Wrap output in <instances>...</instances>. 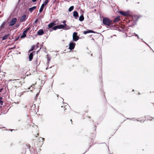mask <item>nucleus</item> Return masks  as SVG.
<instances>
[{"label":"nucleus","instance_id":"1","mask_svg":"<svg viewBox=\"0 0 154 154\" xmlns=\"http://www.w3.org/2000/svg\"><path fill=\"white\" fill-rule=\"evenodd\" d=\"M103 23L104 25H107L108 26H110L111 23L112 22V20H109V18H104L103 19Z\"/></svg>","mask_w":154,"mask_h":154},{"label":"nucleus","instance_id":"2","mask_svg":"<svg viewBox=\"0 0 154 154\" xmlns=\"http://www.w3.org/2000/svg\"><path fill=\"white\" fill-rule=\"evenodd\" d=\"M77 33L76 32H74L72 35V40L74 42H76L79 39V37L77 35Z\"/></svg>","mask_w":154,"mask_h":154},{"label":"nucleus","instance_id":"3","mask_svg":"<svg viewBox=\"0 0 154 154\" xmlns=\"http://www.w3.org/2000/svg\"><path fill=\"white\" fill-rule=\"evenodd\" d=\"M75 44L73 42H70L69 44V49L70 50H72L74 49Z\"/></svg>","mask_w":154,"mask_h":154},{"label":"nucleus","instance_id":"4","mask_svg":"<svg viewBox=\"0 0 154 154\" xmlns=\"http://www.w3.org/2000/svg\"><path fill=\"white\" fill-rule=\"evenodd\" d=\"M17 21V19L15 18H13L10 21L9 23V26H13L14 25Z\"/></svg>","mask_w":154,"mask_h":154},{"label":"nucleus","instance_id":"5","mask_svg":"<svg viewBox=\"0 0 154 154\" xmlns=\"http://www.w3.org/2000/svg\"><path fill=\"white\" fill-rule=\"evenodd\" d=\"M119 12L121 15L125 16H129L130 13L129 11H125L124 12L120 11Z\"/></svg>","mask_w":154,"mask_h":154},{"label":"nucleus","instance_id":"6","mask_svg":"<svg viewBox=\"0 0 154 154\" xmlns=\"http://www.w3.org/2000/svg\"><path fill=\"white\" fill-rule=\"evenodd\" d=\"M95 33L96 32H95L94 31H93L92 30H85V31L83 32V33L84 34H86L87 33Z\"/></svg>","mask_w":154,"mask_h":154},{"label":"nucleus","instance_id":"7","mask_svg":"<svg viewBox=\"0 0 154 154\" xmlns=\"http://www.w3.org/2000/svg\"><path fill=\"white\" fill-rule=\"evenodd\" d=\"M26 15L25 14L23 15L20 19V22H22L26 20Z\"/></svg>","mask_w":154,"mask_h":154},{"label":"nucleus","instance_id":"8","mask_svg":"<svg viewBox=\"0 0 154 154\" xmlns=\"http://www.w3.org/2000/svg\"><path fill=\"white\" fill-rule=\"evenodd\" d=\"M44 33V31L42 29H40L38 30V31L37 34L39 35H42Z\"/></svg>","mask_w":154,"mask_h":154},{"label":"nucleus","instance_id":"9","mask_svg":"<svg viewBox=\"0 0 154 154\" xmlns=\"http://www.w3.org/2000/svg\"><path fill=\"white\" fill-rule=\"evenodd\" d=\"M73 16L76 19L78 17V13L76 11H75L73 12Z\"/></svg>","mask_w":154,"mask_h":154},{"label":"nucleus","instance_id":"10","mask_svg":"<svg viewBox=\"0 0 154 154\" xmlns=\"http://www.w3.org/2000/svg\"><path fill=\"white\" fill-rule=\"evenodd\" d=\"M120 20V16H118L115 19L113 22L114 23H116L119 22Z\"/></svg>","mask_w":154,"mask_h":154},{"label":"nucleus","instance_id":"11","mask_svg":"<svg viewBox=\"0 0 154 154\" xmlns=\"http://www.w3.org/2000/svg\"><path fill=\"white\" fill-rule=\"evenodd\" d=\"M6 21H4L0 26V29H2L4 28L5 27V26L6 25Z\"/></svg>","mask_w":154,"mask_h":154},{"label":"nucleus","instance_id":"12","mask_svg":"<svg viewBox=\"0 0 154 154\" xmlns=\"http://www.w3.org/2000/svg\"><path fill=\"white\" fill-rule=\"evenodd\" d=\"M55 25V23H53V22L51 23L48 25V27L49 28H51L52 27Z\"/></svg>","mask_w":154,"mask_h":154},{"label":"nucleus","instance_id":"13","mask_svg":"<svg viewBox=\"0 0 154 154\" xmlns=\"http://www.w3.org/2000/svg\"><path fill=\"white\" fill-rule=\"evenodd\" d=\"M33 57V54L32 52L31 53L29 56V61H31L32 60Z\"/></svg>","mask_w":154,"mask_h":154},{"label":"nucleus","instance_id":"14","mask_svg":"<svg viewBox=\"0 0 154 154\" xmlns=\"http://www.w3.org/2000/svg\"><path fill=\"white\" fill-rule=\"evenodd\" d=\"M26 31L24 30L23 32L22 35L20 36L21 38H23L25 37L26 36V33L27 32Z\"/></svg>","mask_w":154,"mask_h":154},{"label":"nucleus","instance_id":"15","mask_svg":"<svg viewBox=\"0 0 154 154\" xmlns=\"http://www.w3.org/2000/svg\"><path fill=\"white\" fill-rule=\"evenodd\" d=\"M10 34H8L4 35L2 38V39L3 40H5L8 38V36L10 35Z\"/></svg>","mask_w":154,"mask_h":154},{"label":"nucleus","instance_id":"16","mask_svg":"<svg viewBox=\"0 0 154 154\" xmlns=\"http://www.w3.org/2000/svg\"><path fill=\"white\" fill-rule=\"evenodd\" d=\"M36 8V7L35 6H33L31 8H29V11L31 13L33 11L35 10Z\"/></svg>","mask_w":154,"mask_h":154},{"label":"nucleus","instance_id":"17","mask_svg":"<svg viewBox=\"0 0 154 154\" xmlns=\"http://www.w3.org/2000/svg\"><path fill=\"white\" fill-rule=\"evenodd\" d=\"M9 81H14V83H18L19 84L20 83V82L19 81V79H17V80H16V79H13V80L10 79V80H9Z\"/></svg>","mask_w":154,"mask_h":154},{"label":"nucleus","instance_id":"18","mask_svg":"<svg viewBox=\"0 0 154 154\" xmlns=\"http://www.w3.org/2000/svg\"><path fill=\"white\" fill-rule=\"evenodd\" d=\"M45 6H44V5H42L39 10V12L40 13L43 10V8H44V7Z\"/></svg>","mask_w":154,"mask_h":154},{"label":"nucleus","instance_id":"19","mask_svg":"<svg viewBox=\"0 0 154 154\" xmlns=\"http://www.w3.org/2000/svg\"><path fill=\"white\" fill-rule=\"evenodd\" d=\"M84 17L83 15H81L79 17V20L80 21H82L84 20Z\"/></svg>","mask_w":154,"mask_h":154},{"label":"nucleus","instance_id":"20","mask_svg":"<svg viewBox=\"0 0 154 154\" xmlns=\"http://www.w3.org/2000/svg\"><path fill=\"white\" fill-rule=\"evenodd\" d=\"M74 8V7L73 6H71V7H70L68 9V11L69 12H71L73 10Z\"/></svg>","mask_w":154,"mask_h":154},{"label":"nucleus","instance_id":"21","mask_svg":"<svg viewBox=\"0 0 154 154\" xmlns=\"http://www.w3.org/2000/svg\"><path fill=\"white\" fill-rule=\"evenodd\" d=\"M49 1L48 0H45V1L43 2L42 5H44V6L46 5H47Z\"/></svg>","mask_w":154,"mask_h":154},{"label":"nucleus","instance_id":"22","mask_svg":"<svg viewBox=\"0 0 154 154\" xmlns=\"http://www.w3.org/2000/svg\"><path fill=\"white\" fill-rule=\"evenodd\" d=\"M57 29H59L58 25L55 26L53 28V29L54 30H56Z\"/></svg>","mask_w":154,"mask_h":154},{"label":"nucleus","instance_id":"23","mask_svg":"<svg viewBox=\"0 0 154 154\" xmlns=\"http://www.w3.org/2000/svg\"><path fill=\"white\" fill-rule=\"evenodd\" d=\"M2 97H0V104L2 106L3 105V101L2 100Z\"/></svg>","mask_w":154,"mask_h":154},{"label":"nucleus","instance_id":"24","mask_svg":"<svg viewBox=\"0 0 154 154\" xmlns=\"http://www.w3.org/2000/svg\"><path fill=\"white\" fill-rule=\"evenodd\" d=\"M58 26L59 27V29H61L64 28V26L63 25V24L58 25Z\"/></svg>","mask_w":154,"mask_h":154},{"label":"nucleus","instance_id":"25","mask_svg":"<svg viewBox=\"0 0 154 154\" xmlns=\"http://www.w3.org/2000/svg\"><path fill=\"white\" fill-rule=\"evenodd\" d=\"M71 28V26H66V27H65V30H68L69 29Z\"/></svg>","mask_w":154,"mask_h":154},{"label":"nucleus","instance_id":"26","mask_svg":"<svg viewBox=\"0 0 154 154\" xmlns=\"http://www.w3.org/2000/svg\"><path fill=\"white\" fill-rule=\"evenodd\" d=\"M49 55L48 54H47L46 56L47 57V60H48V63H49V61H50V60H51V58L50 57H49L48 56Z\"/></svg>","mask_w":154,"mask_h":154},{"label":"nucleus","instance_id":"27","mask_svg":"<svg viewBox=\"0 0 154 154\" xmlns=\"http://www.w3.org/2000/svg\"><path fill=\"white\" fill-rule=\"evenodd\" d=\"M35 46H32L31 47L30 50L29 51H32L33 50L35 49Z\"/></svg>","mask_w":154,"mask_h":154},{"label":"nucleus","instance_id":"28","mask_svg":"<svg viewBox=\"0 0 154 154\" xmlns=\"http://www.w3.org/2000/svg\"><path fill=\"white\" fill-rule=\"evenodd\" d=\"M33 85H34V84H32V85L30 87H29V88H28V89H32V88H33L32 87V86H33Z\"/></svg>","mask_w":154,"mask_h":154},{"label":"nucleus","instance_id":"29","mask_svg":"<svg viewBox=\"0 0 154 154\" xmlns=\"http://www.w3.org/2000/svg\"><path fill=\"white\" fill-rule=\"evenodd\" d=\"M19 37H20V36H18L17 37V38L16 39H15L14 40V41L15 42V41H17L18 39L19 38Z\"/></svg>","mask_w":154,"mask_h":154},{"label":"nucleus","instance_id":"30","mask_svg":"<svg viewBox=\"0 0 154 154\" xmlns=\"http://www.w3.org/2000/svg\"><path fill=\"white\" fill-rule=\"evenodd\" d=\"M63 25L64 28H65V27L67 26L66 24V23L64 24Z\"/></svg>","mask_w":154,"mask_h":154},{"label":"nucleus","instance_id":"31","mask_svg":"<svg viewBox=\"0 0 154 154\" xmlns=\"http://www.w3.org/2000/svg\"><path fill=\"white\" fill-rule=\"evenodd\" d=\"M30 28V27H29L28 28H27L25 30L26 31V32H27V31Z\"/></svg>","mask_w":154,"mask_h":154},{"label":"nucleus","instance_id":"32","mask_svg":"<svg viewBox=\"0 0 154 154\" xmlns=\"http://www.w3.org/2000/svg\"><path fill=\"white\" fill-rule=\"evenodd\" d=\"M38 19H36L35 21L34 22V23H37V22H38Z\"/></svg>","mask_w":154,"mask_h":154},{"label":"nucleus","instance_id":"33","mask_svg":"<svg viewBox=\"0 0 154 154\" xmlns=\"http://www.w3.org/2000/svg\"><path fill=\"white\" fill-rule=\"evenodd\" d=\"M66 21L65 20H63V24H65V23H66Z\"/></svg>","mask_w":154,"mask_h":154},{"label":"nucleus","instance_id":"34","mask_svg":"<svg viewBox=\"0 0 154 154\" xmlns=\"http://www.w3.org/2000/svg\"><path fill=\"white\" fill-rule=\"evenodd\" d=\"M40 138L42 140V141H44V138H43L42 137H41V138Z\"/></svg>","mask_w":154,"mask_h":154},{"label":"nucleus","instance_id":"35","mask_svg":"<svg viewBox=\"0 0 154 154\" xmlns=\"http://www.w3.org/2000/svg\"><path fill=\"white\" fill-rule=\"evenodd\" d=\"M38 93H37L36 95V97H38Z\"/></svg>","mask_w":154,"mask_h":154},{"label":"nucleus","instance_id":"36","mask_svg":"<svg viewBox=\"0 0 154 154\" xmlns=\"http://www.w3.org/2000/svg\"><path fill=\"white\" fill-rule=\"evenodd\" d=\"M32 1L33 2H35L37 1V0H32Z\"/></svg>","mask_w":154,"mask_h":154},{"label":"nucleus","instance_id":"37","mask_svg":"<svg viewBox=\"0 0 154 154\" xmlns=\"http://www.w3.org/2000/svg\"><path fill=\"white\" fill-rule=\"evenodd\" d=\"M134 34L135 35V36L138 37V35L137 34H136L135 33H134Z\"/></svg>","mask_w":154,"mask_h":154},{"label":"nucleus","instance_id":"38","mask_svg":"<svg viewBox=\"0 0 154 154\" xmlns=\"http://www.w3.org/2000/svg\"><path fill=\"white\" fill-rule=\"evenodd\" d=\"M3 90L2 88H1L0 89V92H1Z\"/></svg>","mask_w":154,"mask_h":154},{"label":"nucleus","instance_id":"39","mask_svg":"<svg viewBox=\"0 0 154 154\" xmlns=\"http://www.w3.org/2000/svg\"><path fill=\"white\" fill-rule=\"evenodd\" d=\"M151 119H149V120H152V117H151Z\"/></svg>","mask_w":154,"mask_h":154},{"label":"nucleus","instance_id":"40","mask_svg":"<svg viewBox=\"0 0 154 154\" xmlns=\"http://www.w3.org/2000/svg\"><path fill=\"white\" fill-rule=\"evenodd\" d=\"M19 26V25H17L16 26V27H17Z\"/></svg>","mask_w":154,"mask_h":154},{"label":"nucleus","instance_id":"41","mask_svg":"<svg viewBox=\"0 0 154 154\" xmlns=\"http://www.w3.org/2000/svg\"><path fill=\"white\" fill-rule=\"evenodd\" d=\"M138 39H139V36H138V37H137Z\"/></svg>","mask_w":154,"mask_h":154},{"label":"nucleus","instance_id":"42","mask_svg":"<svg viewBox=\"0 0 154 154\" xmlns=\"http://www.w3.org/2000/svg\"><path fill=\"white\" fill-rule=\"evenodd\" d=\"M34 107H35V105L34 104Z\"/></svg>","mask_w":154,"mask_h":154},{"label":"nucleus","instance_id":"43","mask_svg":"<svg viewBox=\"0 0 154 154\" xmlns=\"http://www.w3.org/2000/svg\"><path fill=\"white\" fill-rule=\"evenodd\" d=\"M70 121H71L72 122V119H70Z\"/></svg>","mask_w":154,"mask_h":154},{"label":"nucleus","instance_id":"44","mask_svg":"<svg viewBox=\"0 0 154 154\" xmlns=\"http://www.w3.org/2000/svg\"><path fill=\"white\" fill-rule=\"evenodd\" d=\"M39 14H40V13H39V14H38V15H39Z\"/></svg>","mask_w":154,"mask_h":154},{"label":"nucleus","instance_id":"45","mask_svg":"<svg viewBox=\"0 0 154 154\" xmlns=\"http://www.w3.org/2000/svg\"><path fill=\"white\" fill-rule=\"evenodd\" d=\"M32 91V90H30V91Z\"/></svg>","mask_w":154,"mask_h":154},{"label":"nucleus","instance_id":"46","mask_svg":"<svg viewBox=\"0 0 154 154\" xmlns=\"http://www.w3.org/2000/svg\"><path fill=\"white\" fill-rule=\"evenodd\" d=\"M1 108V106H0V108Z\"/></svg>","mask_w":154,"mask_h":154}]
</instances>
